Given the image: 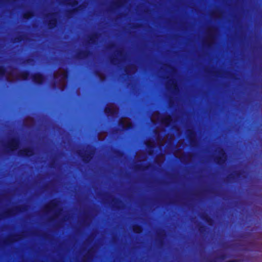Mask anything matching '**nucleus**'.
Here are the masks:
<instances>
[{"label": "nucleus", "instance_id": "obj_1", "mask_svg": "<svg viewBox=\"0 0 262 262\" xmlns=\"http://www.w3.org/2000/svg\"><path fill=\"white\" fill-rule=\"evenodd\" d=\"M82 146V149H78L76 154L83 163L88 164L92 160L94 156L93 146L88 143L83 144Z\"/></svg>", "mask_w": 262, "mask_h": 262}, {"label": "nucleus", "instance_id": "obj_2", "mask_svg": "<svg viewBox=\"0 0 262 262\" xmlns=\"http://www.w3.org/2000/svg\"><path fill=\"white\" fill-rule=\"evenodd\" d=\"M20 141L18 138L13 137L10 138L7 144L5 145V148L8 152L13 153L18 148Z\"/></svg>", "mask_w": 262, "mask_h": 262}, {"label": "nucleus", "instance_id": "obj_3", "mask_svg": "<svg viewBox=\"0 0 262 262\" xmlns=\"http://www.w3.org/2000/svg\"><path fill=\"white\" fill-rule=\"evenodd\" d=\"M151 119L152 122L154 123L161 122L166 125H169L171 122V118L170 116H162L158 112H155L152 114Z\"/></svg>", "mask_w": 262, "mask_h": 262}, {"label": "nucleus", "instance_id": "obj_4", "mask_svg": "<svg viewBox=\"0 0 262 262\" xmlns=\"http://www.w3.org/2000/svg\"><path fill=\"white\" fill-rule=\"evenodd\" d=\"M31 79L35 84L41 85L45 80V76L41 72H36L31 75Z\"/></svg>", "mask_w": 262, "mask_h": 262}, {"label": "nucleus", "instance_id": "obj_5", "mask_svg": "<svg viewBox=\"0 0 262 262\" xmlns=\"http://www.w3.org/2000/svg\"><path fill=\"white\" fill-rule=\"evenodd\" d=\"M18 155L23 158H29L34 155V150L32 147H27L23 149L20 150L18 152Z\"/></svg>", "mask_w": 262, "mask_h": 262}, {"label": "nucleus", "instance_id": "obj_6", "mask_svg": "<svg viewBox=\"0 0 262 262\" xmlns=\"http://www.w3.org/2000/svg\"><path fill=\"white\" fill-rule=\"evenodd\" d=\"M69 2L67 3V5L70 6L73 8L69 10L67 12V16H70L72 15L74 12H77L78 9L76 8H74L77 6L78 4V2L77 0H69Z\"/></svg>", "mask_w": 262, "mask_h": 262}, {"label": "nucleus", "instance_id": "obj_7", "mask_svg": "<svg viewBox=\"0 0 262 262\" xmlns=\"http://www.w3.org/2000/svg\"><path fill=\"white\" fill-rule=\"evenodd\" d=\"M55 14L54 13L49 14L50 16H52L51 19L48 22V26L50 29H53L57 26L58 20L57 18L54 17Z\"/></svg>", "mask_w": 262, "mask_h": 262}, {"label": "nucleus", "instance_id": "obj_8", "mask_svg": "<svg viewBox=\"0 0 262 262\" xmlns=\"http://www.w3.org/2000/svg\"><path fill=\"white\" fill-rule=\"evenodd\" d=\"M105 113L108 115L114 116L117 114L118 109L114 105H110L105 108Z\"/></svg>", "mask_w": 262, "mask_h": 262}, {"label": "nucleus", "instance_id": "obj_9", "mask_svg": "<svg viewBox=\"0 0 262 262\" xmlns=\"http://www.w3.org/2000/svg\"><path fill=\"white\" fill-rule=\"evenodd\" d=\"M89 51L88 50H80L77 52L76 58L78 60H82L85 58L89 55Z\"/></svg>", "mask_w": 262, "mask_h": 262}, {"label": "nucleus", "instance_id": "obj_10", "mask_svg": "<svg viewBox=\"0 0 262 262\" xmlns=\"http://www.w3.org/2000/svg\"><path fill=\"white\" fill-rule=\"evenodd\" d=\"M119 124L123 128H130L132 127V123L130 120L126 118H122L119 121Z\"/></svg>", "mask_w": 262, "mask_h": 262}, {"label": "nucleus", "instance_id": "obj_11", "mask_svg": "<svg viewBox=\"0 0 262 262\" xmlns=\"http://www.w3.org/2000/svg\"><path fill=\"white\" fill-rule=\"evenodd\" d=\"M57 201L56 200H53L51 201L48 205L45 206V209L48 211H50L55 209L57 206Z\"/></svg>", "mask_w": 262, "mask_h": 262}, {"label": "nucleus", "instance_id": "obj_12", "mask_svg": "<svg viewBox=\"0 0 262 262\" xmlns=\"http://www.w3.org/2000/svg\"><path fill=\"white\" fill-rule=\"evenodd\" d=\"M29 74L30 72L29 71L24 70L18 74L17 77L19 79H21L23 80H27L28 79Z\"/></svg>", "mask_w": 262, "mask_h": 262}, {"label": "nucleus", "instance_id": "obj_13", "mask_svg": "<svg viewBox=\"0 0 262 262\" xmlns=\"http://www.w3.org/2000/svg\"><path fill=\"white\" fill-rule=\"evenodd\" d=\"M34 16V12L32 10H28L23 14V17L26 19H29Z\"/></svg>", "mask_w": 262, "mask_h": 262}, {"label": "nucleus", "instance_id": "obj_14", "mask_svg": "<svg viewBox=\"0 0 262 262\" xmlns=\"http://www.w3.org/2000/svg\"><path fill=\"white\" fill-rule=\"evenodd\" d=\"M6 73V69L4 66H0V78H3Z\"/></svg>", "mask_w": 262, "mask_h": 262}, {"label": "nucleus", "instance_id": "obj_15", "mask_svg": "<svg viewBox=\"0 0 262 262\" xmlns=\"http://www.w3.org/2000/svg\"><path fill=\"white\" fill-rule=\"evenodd\" d=\"M24 40V35H20L16 37L13 40V42H20Z\"/></svg>", "mask_w": 262, "mask_h": 262}, {"label": "nucleus", "instance_id": "obj_16", "mask_svg": "<svg viewBox=\"0 0 262 262\" xmlns=\"http://www.w3.org/2000/svg\"><path fill=\"white\" fill-rule=\"evenodd\" d=\"M133 230L134 232L140 233L142 232V228L137 225H135L133 227Z\"/></svg>", "mask_w": 262, "mask_h": 262}, {"label": "nucleus", "instance_id": "obj_17", "mask_svg": "<svg viewBox=\"0 0 262 262\" xmlns=\"http://www.w3.org/2000/svg\"><path fill=\"white\" fill-rule=\"evenodd\" d=\"M12 210L9 209V210L6 211L4 213L3 215L6 217L10 216L12 215Z\"/></svg>", "mask_w": 262, "mask_h": 262}, {"label": "nucleus", "instance_id": "obj_18", "mask_svg": "<svg viewBox=\"0 0 262 262\" xmlns=\"http://www.w3.org/2000/svg\"><path fill=\"white\" fill-rule=\"evenodd\" d=\"M59 76L61 79H66L68 77V73L67 72L62 73L61 74H60Z\"/></svg>", "mask_w": 262, "mask_h": 262}, {"label": "nucleus", "instance_id": "obj_19", "mask_svg": "<svg viewBox=\"0 0 262 262\" xmlns=\"http://www.w3.org/2000/svg\"><path fill=\"white\" fill-rule=\"evenodd\" d=\"M98 141V129L96 127L95 129V142L97 143Z\"/></svg>", "mask_w": 262, "mask_h": 262}, {"label": "nucleus", "instance_id": "obj_20", "mask_svg": "<svg viewBox=\"0 0 262 262\" xmlns=\"http://www.w3.org/2000/svg\"><path fill=\"white\" fill-rule=\"evenodd\" d=\"M146 144L148 147H153L154 146V144L152 142H151L150 141H147L146 143Z\"/></svg>", "mask_w": 262, "mask_h": 262}, {"label": "nucleus", "instance_id": "obj_21", "mask_svg": "<svg viewBox=\"0 0 262 262\" xmlns=\"http://www.w3.org/2000/svg\"><path fill=\"white\" fill-rule=\"evenodd\" d=\"M12 241H16V240L15 239H12L11 238H9L8 239L6 240L5 241V243L7 244L8 243L11 242Z\"/></svg>", "mask_w": 262, "mask_h": 262}, {"label": "nucleus", "instance_id": "obj_22", "mask_svg": "<svg viewBox=\"0 0 262 262\" xmlns=\"http://www.w3.org/2000/svg\"><path fill=\"white\" fill-rule=\"evenodd\" d=\"M220 152H221L222 157L224 159V160L226 159V156H225V153L224 152L223 150H222Z\"/></svg>", "mask_w": 262, "mask_h": 262}, {"label": "nucleus", "instance_id": "obj_23", "mask_svg": "<svg viewBox=\"0 0 262 262\" xmlns=\"http://www.w3.org/2000/svg\"><path fill=\"white\" fill-rule=\"evenodd\" d=\"M23 209H24V207L21 206H19L16 208V210L18 211H21Z\"/></svg>", "mask_w": 262, "mask_h": 262}, {"label": "nucleus", "instance_id": "obj_24", "mask_svg": "<svg viewBox=\"0 0 262 262\" xmlns=\"http://www.w3.org/2000/svg\"><path fill=\"white\" fill-rule=\"evenodd\" d=\"M52 86L53 88H56V83L55 82H53L52 84Z\"/></svg>", "mask_w": 262, "mask_h": 262}, {"label": "nucleus", "instance_id": "obj_25", "mask_svg": "<svg viewBox=\"0 0 262 262\" xmlns=\"http://www.w3.org/2000/svg\"><path fill=\"white\" fill-rule=\"evenodd\" d=\"M99 80H102L103 79V77L101 75V74H100V73H99Z\"/></svg>", "mask_w": 262, "mask_h": 262}, {"label": "nucleus", "instance_id": "obj_26", "mask_svg": "<svg viewBox=\"0 0 262 262\" xmlns=\"http://www.w3.org/2000/svg\"><path fill=\"white\" fill-rule=\"evenodd\" d=\"M26 61H27V62L28 63V62H29L30 61H31V59H28Z\"/></svg>", "mask_w": 262, "mask_h": 262}, {"label": "nucleus", "instance_id": "obj_27", "mask_svg": "<svg viewBox=\"0 0 262 262\" xmlns=\"http://www.w3.org/2000/svg\"><path fill=\"white\" fill-rule=\"evenodd\" d=\"M99 141H100L101 140V135L100 133H99Z\"/></svg>", "mask_w": 262, "mask_h": 262}, {"label": "nucleus", "instance_id": "obj_28", "mask_svg": "<svg viewBox=\"0 0 262 262\" xmlns=\"http://www.w3.org/2000/svg\"><path fill=\"white\" fill-rule=\"evenodd\" d=\"M2 215L0 214V220L2 218Z\"/></svg>", "mask_w": 262, "mask_h": 262}, {"label": "nucleus", "instance_id": "obj_29", "mask_svg": "<svg viewBox=\"0 0 262 262\" xmlns=\"http://www.w3.org/2000/svg\"><path fill=\"white\" fill-rule=\"evenodd\" d=\"M98 148H95V150H96V151H97V150H98Z\"/></svg>", "mask_w": 262, "mask_h": 262}]
</instances>
